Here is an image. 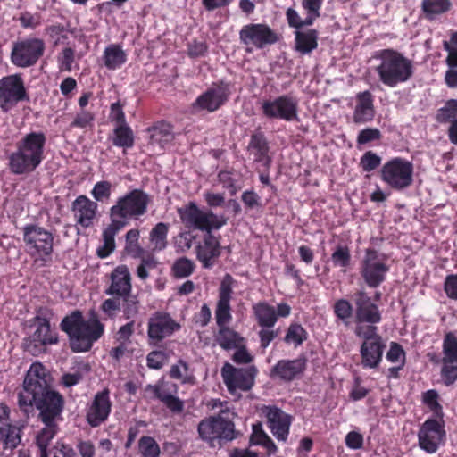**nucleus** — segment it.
Listing matches in <instances>:
<instances>
[{
	"label": "nucleus",
	"mask_w": 457,
	"mask_h": 457,
	"mask_svg": "<svg viewBox=\"0 0 457 457\" xmlns=\"http://www.w3.org/2000/svg\"><path fill=\"white\" fill-rule=\"evenodd\" d=\"M161 402L173 413H180L184 410V402L170 392H166Z\"/></svg>",
	"instance_id": "obj_51"
},
{
	"label": "nucleus",
	"mask_w": 457,
	"mask_h": 457,
	"mask_svg": "<svg viewBox=\"0 0 457 457\" xmlns=\"http://www.w3.org/2000/svg\"><path fill=\"white\" fill-rule=\"evenodd\" d=\"M125 226L121 221L112 220V223L104 230V245L97 250V254L101 258L107 257L115 248L114 237Z\"/></svg>",
	"instance_id": "obj_33"
},
{
	"label": "nucleus",
	"mask_w": 457,
	"mask_h": 457,
	"mask_svg": "<svg viewBox=\"0 0 457 457\" xmlns=\"http://www.w3.org/2000/svg\"><path fill=\"white\" fill-rule=\"evenodd\" d=\"M389 267L385 258L374 251L368 249L361 262V274L365 283L372 288L378 287L386 279Z\"/></svg>",
	"instance_id": "obj_11"
},
{
	"label": "nucleus",
	"mask_w": 457,
	"mask_h": 457,
	"mask_svg": "<svg viewBox=\"0 0 457 457\" xmlns=\"http://www.w3.org/2000/svg\"><path fill=\"white\" fill-rule=\"evenodd\" d=\"M228 99V90L223 86H216L202 94L195 105L202 110L213 112L219 109Z\"/></svg>",
	"instance_id": "obj_27"
},
{
	"label": "nucleus",
	"mask_w": 457,
	"mask_h": 457,
	"mask_svg": "<svg viewBox=\"0 0 457 457\" xmlns=\"http://www.w3.org/2000/svg\"><path fill=\"white\" fill-rule=\"evenodd\" d=\"M121 308L126 319H132L137 316L139 311V301L131 293L122 297Z\"/></svg>",
	"instance_id": "obj_45"
},
{
	"label": "nucleus",
	"mask_w": 457,
	"mask_h": 457,
	"mask_svg": "<svg viewBox=\"0 0 457 457\" xmlns=\"http://www.w3.org/2000/svg\"><path fill=\"white\" fill-rule=\"evenodd\" d=\"M35 331L24 341V346L28 352L36 355L42 353L46 345L55 344L58 337L51 330L50 322L46 318L36 316L33 320Z\"/></svg>",
	"instance_id": "obj_12"
},
{
	"label": "nucleus",
	"mask_w": 457,
	"mask_h": 457,
	"mask_svg": "<svg viewBox=\"0 0 457 457\" xmlns=\"http://www.w3.org/2000/svg\"><path fill=\"white\" fill-rule=\"evenodd\" d=\"M23 240L32 254L37 253L40 256H48L53 252V234L37 225H27L24 227Z\"/></svg>",
	"instance_id": "obj_13"
},
{
	"label": "nucleus",
	"mask_w": 457,
	"mask_h": 457,
	"mask_svg": "<svg viewBox=\"0 0 457 457\" xmlns=\"http://www.w3.org/2000/svg\"><path fill=\"white\" fill-rule=\"evenodd\" d=\"M45 44L37 38L27 39L17 42L12 47L11 60L19 67H29L34 65L43 55Z\"/></svg>",
	"instance_id": "obj_14"
},
{
	"label": "nucleus",
	"mask_w": 457,
	"mask_h": 457,
	"mask_svg": "<svg viewBox=\"0 0 457 457\" xmlns=\"http://www.w3.org/2000/svg\"><path fill=\"white\" fill-rule=\"evenodd\" d=\"M215 340L221 348L231 350L239 347L244 338L228 327H222L219 328Z\"/></svg>",
	"instance_id": "obj_37"
},
{
	"label": "nucleus",
	"mask_w": 457,
	"mask_h": 457,
	"mask_svg": "<svg viewBox=\"0 0 457 457\" xmlns=\"http://www.w3.org/2000/svg\"><path fill=\"white\" fill-rule=\"evenodd\" d=\"M374 117V107L372 96L369 91L358 95V103L353 113V121L355 123H365L371 120Z\"/></svg>",
	"instance_id": "obj_31"
},
{
	"label": "nucleus",
	"mask_w": 457,
	"mask_h": 457,
	"mask_svg": "<svg viewBox=\"0 0 457 457\" xmlns=\"http://www.w3.org/2000/svg\"><path fill=\"white\" fill-rule=\"evenodd\" d=\"M445 291L450 298L457 299V274L446 277Z\"/></svg>",
	"instance_id": "obj_63"
},
{
	"label": "nucleus",
	"mask_w": 457,
	"mask_h": 457,
	"mask_svg": "<svg viewBox=\"0 0 457 457\" xmlns=\"http://www.w3.org/2000/svg\"><path fill=\"white\" fill-rule=\"evenodd\" d=\"M138 452L142 457H159L160 446L152 436H144L138 441Z\"/></svg>",
	"instance_id": "obj_43"
},
{
	"label": "nucleus",
	"mask_w": 457,
	"mask_h": 457,
	"mask_svg": "<svg viewBox=\"0 0 457 457\" xmlns=\"http://www.w3.org/2000/svg\"><path fill=\"white\" fill-rule=\"evenodd\" d=\"M21 425L3 422L0 426V442L4 449L13 450L21 442Z\"/></svg>",
	"instance_id": "obj_32"
},
{
	"label": "nucleus",
	"mask_w": 457,
	"mask_h": 457,
	"mask_svg": "<svg viewBox=\"0 0 457 457\" xmlns=\"http://www.w3.org/2000/svg\"><path fill=\"white\" fill-rule=\"evenodd\" d=\"M169 224L164 222L157 223L150 232V244L153 252H160L167 246V235Z\"/></svg>",
	"instance_id": "obj_38"
},
{
	"label": "nucleus",
	"mask_w": 457,
	"mask_h": 457,
	"mask_svg": "<svg viewBox=\"0 0 457 457\" xmlns=\"http://www.w3.org/2000/svg\"><path fill=\"white\" fill-rule=\"evenodd\" d=\"M450 0H423L422 10L429 19L447 12L451 7Z\"/></svg>",
	"instance_id": "obj_41"
},
{
	"label": "nucleus",
	"mask_w": 457,
	"mask_h": 457,
	"mask_svg": "<svg viewBox=\"0 0 457 457\" xmlns=\"http://www.w3.org/2000/svg\"><path fill=\"white\" fill-rule=\"evenodd\" d=\"M182 223L187 228L211 232L227 224L228 218L214 214L212 211L201 210L195 202H189L178 209Z\"/></svg>",
	"instance_id": "obj_6"
},
{
	"label": "nucleus",
	"mask_w": 457,
	"mask_h": 457,
	"mask_svg": "<svg viewBox=\"0 0 457 457\" xmlns=\"http://www.w3.org/2000/svg\"><path fill=\"white\" fill-rule=\"evenodd\" d=\"M168 357L162 351H153L146 357L147 366L150 369L160 370L167 362Z\"/></svg>",
	"instance_id": "obj_53"
},
{
	"label": "nucleus",
	"mask_w": 457,
	"mask_h": 457,
	"mask_svg": "<svg viewBox=\"0 0 457 457\" xmlns=\"http://www.w3.org/2000/svg\"><path fill=\"white\" fill-rule=\"evenodd\" d=\"M381 158L371 151L366 152L361 159V166L364 171H371L380 165Z\"/></svg>",
	"instance_id": "obj_54"
},
{
	"label": "nucleus",
	"mask_w": 457,
	"mask_h": 457,
	"mask_svg": "<svg viewBox=\"0 0 457 457\" xmlns=\"http://www.w3.org/2000/svg\"><path fill=\"white\" fill-rule=\"evenodd\" d=\"M307 337L305 329L299 324H292L287 329L285 337L287 343H295V345H301Z\"/></svg>",
	"instance_id": "obj_46"
},
{
	"label": "nucleus",
	"mask_w": 457,
	"mask_h": 457,
	"mask_svg": "<svg viewBox=\"0 0 457 457\" xmlns=\"http://www.w3.org/2000/svg\"><path fill=\"white\" fill-rule=\"evenodd\" d=\"M262 411L273 436L278 441L285 442L287 439L292 417L275 406H264Z\"/></svg>",
	"instance_id": "obj_20"
},
{
	"label": "nucleus",
	"mask_w": 457,
	"mask_h": 457,
	"mask_svg": "<svg viewBox=\"0 0 457 457\" xmlns=\"http://www.w3.org/2000/svg\"><path fill=\"white\" fill-rule=\"evenodd\" d=\"M373 59L377 62L375 71L380 81L387 87H394L406 82L413 74L411 61L395 50H380Z\"/></svg>",
	"instance_id": "obj_4"
},
{
	"label": "nucleus",
	"mask_w": 457,
	"mask_h": 457,
	"mask_svg": "<svg viewBox=\"0 0 457 457\" xmlns=\"http://www.w3.org/2000/svg\"><path fill=\"white\" fill-rule=\"evenodd\" d=\"M234 279L229 274H226L220 283L219 290V301L215 311L216 322L219 328L227 327L231 320L230 299Z\"/></svg>",
	"instance_id": "obj_21"
},
{
	"label": "nucleus",
	"mask_w": 457,
	"mask_h": 457,
	"mask_svg": "<svg viewBox=\"0 0 457 457\" xmlns=\"http://www.w3.org/2000/svg\"><path fill=\"white\" fill-rule=\"evenodd\" d=\"M236 352L232 356V360L238 364H247L250 363L253 357L248 353L245 346L243 343L240 344V346L235 348Z\"/></svg>",
	"instance_id": "obj_58"
},
{
	"label": "nucleus",
	"mask_w": 457,
	"mask_h": 457,
	"mask_svg": "<svg viewBox=\"0 0 457 457\" xmlns=\"http://www.w3.org/2000/svg\"><path fill=\"white\" fill-rule=\"evenodd\" d=\"M74 50L71 47H66L62 50V56L59 59L62 70L67 71L71 70V64L74 61Z\"/></svg>",
	"instance_id": "obj_60"
},
{
	"label": "nucleus",
	"mask_w": 457,
	"mask_h": 457,
	"mask_svg": "<svg viewBox=\"0 0 457 457\" xmlns=\"http://www.w3.org/2000/svg\"><path fill=\"white\" fill-rule=\"evenodd\" d=\"M111 192L112 184L107 180H102L94 186L91 194L96 201L102 202L110 198Z\"/></svg>",
	"instance_id": "obj_47"
},
{
	"label": "nucleus",
	"mask_w": 457,
	"mask_h": 457,
	"mask_svg": "<svg viewBox=\"0 0 457 457\" xmlns=\"http://www.w3.org/2000/svg\"><path fill=\"white\" fill-rule=\"evenodd\" d=\"M71 209L77 223L83 228H88L93 224L96 217L97 204L85 195H79L72 203Z\"/></svg>",
	"instance_id": "obj_25"
},
{
	"label": "nucleus",
	"mask_w": 457,
	"mask_h": 457,
	"mask_svg": "<svg viewBox=\"0 0 457 457\" xmlns=\"http://www.w3.org/2000/svg\"><path fill=\"white\" fill-rule=\"evenodd\" d=\"M331 259L336 266L345 268L350 263V251L346 246H337L336 251L332 253Z\"/></svg>",
	"instance_id": "obj_52"
},
{
	"label": "nucleus",
	"mask_w": 457,
	"mask_h": 457,
	"mask_svg": "<svg viewBox=\"0 0 457 457\" xmlns=\"http://www.w3.org/2000/svg\"><path fill=\"white\" fill-rule=\"evenodd\" d=\"M441 376L446 386L457 380V337L453 333L444 338Z\"/></svg>",
	"instance_id": "obj_16"
},
{
	"label": "nucleus",
	"mask_w": 457,
	"mask_h": 457,
	"mask_svg": "<svg viewBox=\"0 0 457 457\" xmlns=\"http://www.w3.org/2000/svg\"><path fill=\"white\" fill-rule=\"evenodd\" d=\"M151 143L162 145L173 138L171 126L168 123L161 122L152 128Z\"/></svg>",
	"instance_id": "obj_42"
},
{
	"label": "nucleus",
	"mask_w": 457,
	"mask_h": 457,
	"mask_svg": "<svg viewBox=\"0 0 457 457\" xmlns=\"http://www.w3.org/2000/svg\"><path fill=\"white\" fill-rule=\"evenodd\" d=\"M197 432L199 437L211 446H215V442L220 444L221 441H232L238 435L228 410L202 420L197 426Z\"/></svg>",
	"instance_id": "obj_5"
},
{
	"label": "nucleus",
	"mask_w": 457,
	"mask_h": 457,
	"mask_svg": "<svg viewBox=\"0 0 457 457\" xmlns=\"http://www.w3.org/2000/svg\"><path fill=\"white\" fill-rule=\"evenodd\" d=\"M333 310L337 318L347 325L348 320L353 314V306L350 302L345 299H339L335 302Z\"/></svg>",
	"instance_id": "obj_44"
},
{
	"label": "nucleus",
	"mask_w": 457,
	"mask_h": 457,
	"mask_svg": "<svg viewBox=\"0 0 457 457\" xmlns=\"http://www.w3.org/2000/svg\"><path fill=\"white\" fill-rule=\"evenodd\" d=\"M318 33L315 29L295 32V49L303 54H310L318 46Z\"/></svg>",
	"instance_id": "obj_34"
},
{
	"label": "nucleus",
	"mask_w": 457,
	"mask_h": 457,
	"mask_svg": "<svg viewBox=\"0 0 457 457\" xmlns=\"http://www.w3.org/2000/svg\"><path fill=\"white\" fill-rule=\"evenodd\" d=\"M248 150L253 151L256 162H270L268 157L269 146L262 133H255L251 137Z\"/></svg>",
	"instance_id": "obj_39"
},
{
	"label": "nucleus",
	"mask_w": 457,
	"mask_h": 457,
	"mask_svg": "<svg viewBox=\"0 0 457 457\" xmlns=\"http://www.w3.org/2000/svg\"><path fill=\"white\" fill-rule=\"evenodd\" d=\"M345 444L351 449H360L363 445V437L358 432H349L345 436Z\"/></svg>",
	"instance_id": "obj_64"
},
{
	"label": "nucleus",
	"mask_w": 457,
	"mask_h": 457,
	"mask_svg": "<svg viewBox=\"0 0 457 457\" xmlns=\"http://www.w3.org/2000/svg\"><path fill=\"white\" fill-rule=\"evenodd\" d=\"M257 372V368L253 365L238 369L228 362L225 363L221 369L223 381L232 394L237 389L250 390L254 385Z\"/></svg>",
	"instance_id": "obj_10"
},
{
	"label": "nucleus",
	"mask_w": 457,
	"mask_h": 457,
	"mask_svg": "<svg viewBox=\"0 0 457 457\" xmlns=\"http://www.w3.org/2000/svg\"><path fill=\"white\" fill-rule=\"evenodd\" d=\"M305 366L306 361L304 358L281 360L271 369L270 377L291 381L305 370Z\"/></svg>",
	"instance_id": "obj_26"
},
{
	"label": "nucleus",
	"mask_w": 457,
	"mask_h": 457,
	"mask_svg": "<svg viewBox=\"0 0 457 457\" xmlns=\"http://www.w3.org/2000/svg\"><path fill=\"white\" fill-rule=\"evenodd\" d=\"M457 116V100H449L445 105L440 109L437 115V120L441 122H446L451 120H455Z\"/></svg>",
	"instance_id": "obj_48"
},
{
	"label": "nucleus",
	"mask_w": 457,
	"mask_h": 457,
	"mask_svg": "<svg viewBox=\"0 0 457 457\" xmlns=\"http://www.w3.org/2000/svg\"><path fill=\"white\" fill-rule=\"evenodd\" d=\"M46 387L49 385L46 378V369L40 363H33L24 379L23 391L20 394H29Z\"/></svg>",
	"instance_id": "obj_29"
},
{
	"label": "nucleus",
	"mask_w": 457,
	"mask_h": 457,
	"mask_svg": "<svg viewBox=\"0 0 457 457\" xmlns=\"http://www.w3.org/2000/svg\"><path fill=\"white\" fill-rule=\"evenodd\" d=\"M33 404L39 411L38 418L45 425L41 431L56 434L64 406L62 395L50 386L29 394H19V406L26 416L32 411Z\"/></svg>",
	"instance_id": "obj_1"
},
{
	"label": "nucleus",
	"mask_w": 457,
	"mask_h": 457,
	"mask_svg": "<svg viewBox=\"0 0 457 457\" xmlns=\"http://www.w3.org/2000/svg\"><path fill=\"white\" fill-rule=\"evenodd\" d=\"M29 96L21 75L13 74L0 79V109L7 112L19 102L29 101Z\"/></svg>",
	"instance_id": "obj_8"
},
{
	"label": "nucleus",
	"mask_w": 457,
	"mask_h": 457,
	"mask_svg": "<svg viewBox=\"0 0 457 457\" xmlns=\"http://www.w3.org/2000/svg\"><path fill=\"white\" fill-rule=\"evenodd\" d=\"M219 245L218 239L211 232L207 233L203 242L197 245V258L204 268L212 267L213 264L212 260L220 255Z\"/></svg>",
	"instance_id": "obj_30"
},
{
	"label": "nucleus",
	"mask_w": 457,
	"mask_h": 457,
	"mask_svg": "<svg viewBox=\"0 0 457 457\" xmlns=\"http://www.w3.org/2000/svg\"><path fill=\"white\" fill-rule=\"evenodd\" d=\"M94 120V116L87 111H81L77 114L74 120L71 122V127L86 128Z\"/></svg>",
	"instance_id": "obj_59"
},
{
	"label": "nucleus",
	"mask_w": 457,
	"mask_h": 457,
	"mask_svg": "<svg viewBox=\"0 0 457 457\" xmlns=\"http://www.w3.org/2000/svg\"><path fill=\"white\" fill-rule=\"evenodd\" d=\"M61 328L68 334L71 348L76 353L90 350L93 343L104 332V327L96 318L86 320L80 311H73L65 316L61 322Z\"/></svg>",
	"instance_id": "obj_3"
},
{
	"label": "nucleus",
	"mask_w": 457,
	"mask_h": 457,
	"mask_svg": "<svg viewBox=\"0 0 457 457\" xmlns=\"http://www.w3.org/2000/svg\"><path fill=\"white\" fill-rule=\"evenodd\" d=\"M179 328V325L169 315L155 313L149 319L147 333L151 341L158 343Z\"/></svg>",
	"instance_id": "obj_22"
},
{
	"label": "nucleus",
	"mask_w": 457,
	"mask_h": 457,
	"mask_svg": "<svg viewBox=\"0 0 457 457\" xmlns=\"http://www.w3.org/2000/svg\"><path fill=\"white\" fill-rule=\"evenodd\" d=\"M269 436L262 430L260 423L253 425V434L250 437L251 445H261Z\"/></svg>",
	"instance_id": "obj_61"
},
{
	"label": "nucleus",
	"mask_w": 457,
	"mask_h": 457,
	"mask_svg": "<svg viewBox=\"0 0 457 457\" xmlns=\"http://www.w3.org/2000/svg\"><path fill=\"white\" fill-rule=\"evenodd\" d=\"M253 312L261 327L270 328L275 325L277 313L273 306L264 302L258 303L253 306Z\"/></svg>",
	"instance_id": "obj_35"
},
{
	"label": "nucleus",
	"mask_w": 457,
	"mask_h": 457,
	"mask_svg": "<svg viewBox=\"0 0 457 457\" xmlns=\"http://www.w3.org/2000/svg\"><path fill=\"white\" fill-rule=\"evenodd\" d=\"M263 114L271 119H282L287 121L298 120V103L289 96H281L274 100L262 103Z\"/></svg>",
	"instance_id": "obj_15"
},
{
	"label": "nucleus",
	"mask_w": 457,
	"mask_h": 457,
	"mask_svg": "<svg viewBox=\"0 0 457 457\" xmlns=\"http://www.w3.org/2000/svg\"><path fill=\"white\" fill-rule=\"evenodd\" d=\"M412 164L401 158L386 162L381 170L382 179L395 189H403L412 183Z\"/></svg>",
	"instance_id": "obj_9"
},
{
	"label": "nucleus",
	"mask_w": 457,
	"mask_h": 457,
	"mask_svg": "<svg viewBox=\"0 0 457 457\" xmlns=\"http://www.w3.org/2000/svg\"><path fill=\"white\" fill-rule=\"evenodd\" d=\"M46 136L42 132H30L16 144V150L9 155V169L15 175L34 171L44 159Z\"/></svg>",
	"instance_id": "obj_2"
},
{
	"label": "nucleus",
	"mask_w": 457,
	"mask_h": 457,
	"mask_svg": "<svg viewBox=\"0 0 457 457\" xmlns=\"http://www.w3.org/2000/svg\"><path fill=\"white\" fill-rule=\"evenodd\" d=\"M55 435L52 431H40L37 435V445L40 450V457H48L47 446Z\"/></svg>",
	"instance_id": "obj_56"
},
{
	"label": "nucleus",
	"mask_w": 457,
	"mask_h": 457,
	"mask_svg": "<svg viewBox=\"0 0 457 457\" xmlns=\"http://www.w3.org/2000/svg\"><path fill=\"white\" fill-rule=\"evenodd\" d=\"M112 143L116 146L129 148L134 145V136L127 124L119 125L114 129Z\"/></svg>",
	"instance_id": "obj_40"
},
{
	"label": "nucleus",
	"mask_w": 457,
	"mask_h": 457,
	"mask_svg": "<svg viewBox=\"0 0 457 457\" xmlns=\"http://www.w3.org/2000/svg\"><path fill=\"white\" fill-rule=\"evenodd\" d=\"M380 131L378 129L367 128L362 129L357 137V143L363 145L380 138Z\"/></svg>",
	"instance_id": "obj_57"
},
{
	"label": "nucleus",
	"mask_w": 457,
	"mask_h": 457,
	"mask_svg": "<svg viewBox=\"0 0 457 457\" xmlns=\"http://www.w3.org/2000/svg\"><path fill=\"white\" fill-rule=\"evenodd\" d=\"M111 401L109 398V390L104 389L98 392L87 411V420L91 427H98L105 421L111 411Z\"/></svg>",
	"instance_id": "obj_23"
},
{
	"label": "nucleus",
	"mask_w": 457,
	"mask_h": 457,
	"mask_svg": "<svg viewBox=\"0 0 457 457\" xmlns=\"http://www.w3.org/2000/svg\"><path fill=\"white\" fill-rule=\"evenodd\" d=\"M103 59L107 69L115 70L125 63L127 55L120 46L112 44L104 49Z\"/></svg>",
	"instance_id": "obj_36"
},
{
	"label": "nucleus",
	"mask_w": 457,
	"mask_h": 457,
	"mask_svg": "<svg viewBox=\"0 0 457 457\" xmlns=\"http://www.w3.org/2000/svg\"><path fill=\"white\" fill-rule=\"evenodd\" d=\"M370 325H358L355 328L357 337H361L364 341H378L381 340V337L377 334V327Z\"/></svg>",
	"instance_id": "obj_50"
},
{
	"label": "nucleus",
	"mask_w": 457,
	"mask_h": 457,
	"mask_svg": "<svg viewBox=\"0 0 457 457\" xmlns=\"http://www.w3.org/2000/svg\"><path fill=\"white\" fill-rule=\"evenodd\" d=\"M355 305V321L360 324H377L381 320L378 306L372 303L371 298L364 290L353 295Z\"/></svg>",
	"instance_id": "obj_19"
},
{
	"label": "nucleus",
	"mask_w": 457,
	"mask_h": 457,
	"mask_svg": "<svg viewBox=\"0 0 457 457\" xmlns=\"http://www.w3.org/2000/svg\"><path fill=\"white\" fill-rule=\"evenodd\" d=\"M131 293V277L128 268L118 266L111 273V285L105 294L121 298Z\"/></svg>",
	"instance_id": "obj_24"
},
{
	"label": "nucleus",
	"mask_w": 457,
	"mask_h": 457,
	"mask_svg": "<svg viewBox=\"0 0 457 457\" xmlns=\"http://www.w3.org/2000/svg\"><path fill=\"white\" fill-rule=\"evenodd\" d=\"M149 196L140 189H134L118 198L116 204L110 209L111 220L121 221L124 226L128 220L137 218L145 213Z\"/></svg>",
	"instance_id": "obj_7"
},
{
	"label": "nucleus",
	"mask_w": 457,
	"mask_h": 457,
	"mask_svg": "<svg viewBox=\"0 0 457 457\" xmlns=\"http://www.w3.org/2000/svg\"><path fill=\"white\" fill-rule=\"evenodd\" d=\"M194 270V263L187 258H180L175 262L173 271L178 278L188 277Z\"/></svg>",
	"instance_id": "obj_49"
},
{
	"label": "nucleus",
	"mask_w": 457,
	"mask_h": 457,
	"mask_svg": "<svg viewBox=\"0 0 457 457\" xmlns=\"http://www.w3.org/2000/svg\"><path fill=\"white\" fill-rule=\"evenodd\" d=\"M239 37L243 44L253 45L257 48H263L278 41V36L268 25L249 24L242 28Z\"/></svg>",
	"instance_id": "obj_17"
},
{
	"label": "nucleus",
	"mask_w": 457,
	"mask_h": 457,
	"mask_svg": "<svg viewBox=\"0 0 457 457\" xmlns=\"http://www.w3.org/2000/svg\"><path fill=\"white\" fill-rule=\"evenodd\" d=\"M386 359L393 363H399L403 366L405 353L402 346L397 343H391L390 349L386 353Z\"/></svg>",
	"instance_id": "obj_55"
},
{
	"label": "nucleus",
	"mask_w": 457,
	"mask_h": 457,
	"mask_svg": "<svg viewBox=\"0 0 457 457\" xmlns=\"http://www.w3.org/2000/svg\"><path fill=\"white\" fill-rule=\"evenodd\" d=\"M208 46L205 42L193 41L188 45V55L191 57H199L205 54Z\"/></svg>",
	"instance_id": "obj_62"
},
{
	"label": "nucleus",
	"mask_w": 457,
	"mask_h": 457,
	"mask_svg": "<svg viewBox=\"0 0 457 457\" xmlns=\"http://www.w3.org/2000/svg\"><path fill=\"white\" fill-rule=\"evenodd\" d=\"M386 345L382 339L364 341L361 346V364L365 368H377L381 361Z\"/></svg>",
	"instance_id": "obj_28"
},
{
	"label": "nucleus",
	"mask_w": 457,
	"mask_h": 457,
	"mask_svg": "<svg viewBox=\"0 0 457 457\" xmlns=\"http://www.w3.org/2000/svg\"><path fill=\"white\" fill-rule=\"evenodd\" d=\"M445 436L444 421L429 419L427 420L418 433L419 445L421 449L428 453H436L438 445Z\"/></svg>",
	"instance_id": "obj_18"
}]
</instances>
